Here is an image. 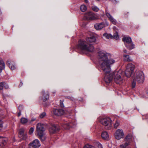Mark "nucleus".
<instances>
[{
	"label": "nucleus",
	"instance_id": "nucleus-1",
	"mask_svg": "<svg viewBox=\"0 0 148 148\" xmlns=\"http://www.w3.org/2000/svg\"><path fill=\"white\" fill-rule=\"evenodd\" d=\"M98 61L101 69L104 73V79L106 84L110 82L114 77V82L117 84L123 82V79L121 77V70L115 71L110 73V65L116 62L115 60L112 58V55L104 51L99 52Z\"/></svg>",
	"mask_w": 148,
	"mask_h": 148
},
{
	"label": "nucleus",
	"instance_id": "nucleus-2",
	"mask_svg": "<svg viewBox=\"0 0 148 148\" xmlns=\"http://www.w3.org/2000/svg\"><path fill=\"white\" fill-rule=\"evenodd\" d=\"M96 41V38L93 36L87 38L86 41H80L77 46L78 49L82 51L92 52L94 50L92 44Z\"/></svg>",
	"mask_w": 148,
	"mask_h": 148
},
{
	"label": "nucleus",
	"instance_id": "nucleus-3",
	"mask_svg": "<svg viewBox=\"0 0 148 148\" xmlns=\"http://www.w3.org/2000/svg\"><path fill=\"white\" fill-rule=\"evenodd\" d=\"M139 83H143L145 80L144 75L142 71L136 70L135 73L134 78Z\"/></svg>",
	"mask_w": 148,
	"mask_h": 148
},
{
	"label": "nucleus",
	"instance_id": "nucleus-4",
	"mask_svg": "<svg viewBox=\"0 0 148 148\" xmlns=\"http://www.w3.org/2000/svg\"><path fill=\"white\" fill-rule=\"evenodd\" d=\"M100 123L105 126L107 129H110L112 126V121L110 118H101L99 121Z\"/></svg>",
	"mask_w": 148,
	"mask_h": 148
},
{
	"label": "nucleus",
	"instance_id": "nucleus-5",
	"mask_svg": "<svg viewBox=\"0 0 148 148\" xmlns=\"http://www.w3.org/2000/svg\"><path fill=\"white\" fill-rule=\"evenodd\" d=\"M123 40L125 42V46L129 49L131 50L135 48L134 44L131 43L132 42L131 38L128 37H124L123 38Z\"/></svg>",
	"mask_w": 148,
	"mask_h": 148
},
{
	"label": "nucleus",
	"instance_id": "nucleus-6",
	"mask_svg": "<svg viewBox=\"0 0 148 148\" xmlns=\"http://www.w3.org/2000/svg\"><path fill=\"white\" fill-rule=\"evenodd\" d=\"M84 16L88 20L97 19L99 18V16L98 14H95L90 12L86 13L84 15Z\"/></svg>",
	"mask_w": 148,
	"mask_h": 148
},
{
	"label": "nucleus",
	"instance_id": "nucleus-7",
	"mask_svg": "<svg viewBox=\"0 0 148 148\" xmlns=\"http://www.w3.org/2000/svg\"><path fill=\"white\" fill-rule=\"evenodd\" d=\"M134 68V65L131 63H129L127 65L125 73L126 76L127 77H130V76Z\"/></svg>",
	"mask_w": 148,
	"mask_h": 148
},
{
	"label": "nucleus",
	"instance_id": "nucleus-8",
	"mask_svg": "<svg viewBox=\"0 0 148 148\" xmlns=\"http://www.w3.org/2000/svg\"><path fill=\"white\" fill-rule=\"evenodd\" d=\"M124 133L122 129H118L115 132L114 134L115 138L118 140L120 139L124 136Z\"/></svg>",
	"mask_w": 148,
	"mask_h": 148
},
{
	"label": "nucleus",
	"instance_id": "nucleus-9",
	"mask_svg": "<svg viewBox=\"0 0 148 148\" xmlns=\"http://www.w3.org/2000/svg\"><path fill=\"white\" fill-rule=\"evenodd\" d=\"M45 130L44 127V125L40 123H38L36 125V130L37 134H41L44 133V132Z\"/></svg>",
	"mask_w": 148,
	"mask_h": 148
},
{
	"label": "nucleus",
	"instance_id": "nucleus-10",
	"mask_svg": "<svg viewBox=\"0 0 148 148\" xmlns=\"http://www.w3.org/2000/svg\"><path fill=\"white\" fill-rule=\"evenodd\" d=\"M40 145L39 141L38 139L35 140L32 143L29 144V148H38Z\"/></svg>",
	"mask_w": 148,
	"mask_h": 148
},
{
	"label": "nucleus",
	"instance_id": "nucleus-11",
	"mask_svg": "<svg viewBox=\"0 0 148 148\" xmlns=\"http://www.w3.org/2000/svg\"><path fill=\"white\" fill-rule=\"evenodd\" d=\"M106 15L108 18L109 20L113 24L116 25L117 23L116 21L108 12L106 13Z\"/></svg>",
	"mask_w": 148,
	"mask_h": 148
},
{
	"label": "nucleus",
	"instance_id": "nucleus-12",
	"mask_svg": "<svg viewBox=\"0 0 148 148\" xmlns=\"http://www.w3.org/2000/svg\"><path fill=\"white\" fill-rule=\"evenodd\" d=\"M54 114L56 116H61L64 113V111L61 109H56L53 110Z\"/></svg>",
	"mask_w": 148,
	"mask_h": 148
},
{
	"label": "nucleus",
	"instance_id": "nucleus-13",
	"mask_svg": "<svg viewBox=\"0 0 148 148\" xmlns=\"http://www.w3.org/2000/svg\"><path fill=\"white\" fill-rule=\"evenodd\" d=\"M95 28L97 30H100L105 26L104 23L102 22L100 23H97L95 25Z\"/></svg>",
	"mask_w": 148,
	"mask_h": 148
},
{
	"label": "nucleus",
	"instance_id": "nucleus-14",
	"mask_svg": "<svg viewBox=\"0 0 148 148\" xmlns=\"http://www.w3.org/2000/svg\"><path fill=\"white\" fill-rule=\"evenodd\" d=\"M58 130L57 127L55 125H53L49 128V131L50 134H53L55 133L56 131Z\"/></svg>",
	"mask_w": 148,
	"mask_h": 148
},
{
	"label": "nucleus",
	"instance_id": "nucleus-15",
	"mask_svg": "<svg viewBox=\"0 0 148 148\" xmlns=\"http://www.w3.org/2000/svg\"><path fill=\"white\" fill-rule=\"evenodd\" d=\"M130 142L127 141H124L122 143V144L120 145V147L121 148H126L129 145H130Z\"/></svg>",
	"mask_w": 148,
	"mask_h": 148
},
{
	"label": "nucleus",
	"instance_id": "nucleus-16",
	"mask_svg": "<svg viewBox=\"0 0 148 148\" xmlns=\"http://www.w3.org/2000/svg\"><path fill=\"white\" fill-rule=\"evenodd\" d=\"M7 64L11 70H14L16 69V67L14 64L12 63L10 61H8L7 62Z\"/></svg>",
	"mask_w": 148,
	"mask_h": 148
},
{
	"label": "nucleus",
	"instance_id": "nucleus-17",
	"mask_svg": "<svg viewBox=\"0 0 148 148\" xmlns=\"http://www.w3.org/2000/svg\"><path fill=\"white\" fill-rule=\"evenodd\" d=\"M132 136L131 134H128L125 137L124 139V141H127V142L130 141L132 140Z\"/></svg>",
	"mask_w": 148,
	"mask_h": 148
},
{
	"label": "nucleus",
	"instance_id": "nucleus-18",
	"mask_svg": "<svg viewBox=\"0 0 148 148\" xmlns=\"http://www.w3.org/2000/svg\"><path fill=\"white\" fill-rule=\"evenodd\" d=\"M37 134L42 141H44L45 140L46 137L44 133H41V134Z\"/></svg>",
	"mask_w": 148,
	"mask_h": 148
},
{
	"label": "nucleus",
	"instance_id": "nucleus-19",
	"mask_svg": "<svg viewBox=\"0 0 148 148\" xmlns=\"http://www.w3.org/2000/svg\"><path fill=\"white\" fill-rule=\"evenodd\" d=\"M42 93L43 95V97L42 98L43 101H46L49 98V96L48 94L47 93H46L45 94V92L44 91H42Z\"/></svg>",
	"mask_w": 148,
	"mask_h": 148
},
{
	"label": "nucleus",
	"instance_id": "nucleus-20",
	"mask_svg": "<svg viewBox=\"0 0 148 148\" xmlns=\"http://www.w3.org/2000/svg\"><path fill=\"white\" fill-rule=\"evenodd\" d=\"M124 60L126 62H130L132 61V59L129 55H123Z\"/></svg>",
	"mask_w": 148,
	"mask_h": 148
},
{
	"label": "nucleus",
	"instance_id": "nucleus-21",
	"mask_svg": "<svg viewBox=\"0 0 148 148\" xmlns=\"http://www.w3.org/2000/svg\"><path fill=\"white\" fill-rule=\"evenodd\" d=\"M101 136L102 138L104 139H106L109 137L108 134L106 132H102L101 134Z\"/></svg>",
	"mask_w": 148,
	"mask_h": 148
},
{
	"label": "nucleus",
	"instance_id": "nucleus-22",
	"mask_svg": "<svg viewBox=\"0 0 148 148\" xmlns=\"http://www.w3.org/2000/svg\"><path fill=\"white\" fill-rule=\"evenodd\" d=\"M5 68V64L3 61L2 60H0V73L2 70Z\"/></svg>",
	"mask_w": 148,
	"mask_h": 148
},
{
	"label": "nucleus",
	"instance_id": "nucleus-23",
	"mask_svg": "<svg viewBox=\"0 0 148 148\" xmlns=\"http://www.w3.org/2000/svg\"><path fill=\"white\" fill-rule=\"evenodd\" d=\"M72 123H66L63 125V126L64 129H68L71 127H72Z\"/></svg>",
	"mask_w": 148,
	"mask_h": 148
},
{
	"label": "nucleus",
	"instance_id": "nucleus-24",
	"mask_svg": "<svg viewBox=\"0 0 148 148\" xmlns=\"http://www.w3.org/2000/svg\"><path fill=\"white\" fill-rule=\"evenodd\" d=\"M103 36L107 39H109L110 38H112L113 36L112 35L110 34H108L107 33H105L103 34Z\"/></svg>",
	"mask_w": 148,
	"mask_h": 148
},
{
	"label": "nucleus",
	"instance_id": "nucleus-25",
	"mask_svg": "<svg viewBox=\"0 0 148 148\" xmlns=\"http://www.w3.org/2000/svg\"><path fill=\"white\" fill-rule=\"evenodd\" d=\"M24 130L23 129H20L18 134V136L19 137H21L23 136L24 134Z\"/></svg>",
	"mask_w": 148,
	"mask_h": 148
},
{
	"label": "nucleus",
	"instance_id": "nucleus-26",
	"mask_svg": "<svg viewBox=\"0 0 148 148\" xmlns=\"http://www.w3.org/2000/svg\"><path fill=\"white\" fill-rule=\"evenodd\" d=\"M21 122L22 124H25L28 121V120L27 119L23 117L21 119Z\"/></svg>",
	"mask_w": 148,
	"mask_h": 148
},
{
	"label": "nucleus",
	"instance_id": "nucleus-27",
	"mask_svg": "<svg viewBox=\"0 0 148 148\" xmlns=\"http://www.w3.org/2000/svg\"><path fill=\"white\" fill-rule=\"evenodd\" d=\"M87 9L86 6L84 5H82L80 7V10L83 12L85 11Z\"/></svg>",
	"mask_w": 148,
	"mask_h": 148
},
{
	"label": "nucleus",
	"instance_id": "nucleus-28",
	"mask_svg": "<svg viewBox=\"0 0 148 148\" xmlns=\"http://www.w3.org/2000/svg\"><path fill=\"white\" fill-rule=\"evenodd\" d=\"M92 9L94 11L97 12L99 10V8L96 6L93 5L92 7Z\"/></svg>",
	"mask_w": 148,
	"mask_h": 148
},
{
	"label": "nucleus",
	"instance_id": "nucleus-29",
	"mask_svg": "<svg viewBox=\"0 0 148 148\" xmlns=\"http://www.w3.org/2000/svg\"><path fill=\"white\" fill-rule=\"evenodd\" d=\"M18 109L20 110V112L18 113V116H19L21 114V110L23 109V107L22 105H20L18 107Z\"/></svg>",
	"mask_w": 148,
	"mask_h": 148
},
{
	"label": "nucleus",
	"instance_id": "nucleus-30",
	"mask_svg": "<svg viewBox=\"0 0 148 148\" xmlns=\"http://www.w3.org/2000/svg\"><path fill=\"white\" fill-rule=\"evenodd\" d=\"M113 36L112 38H114L116 40L118 39L119 38L118 33L117 32L114 33Z\"/></svg>",
	"mask_w": 148,
	"mask_h": 148
},
{
	"label": "nucleus",
	"instance_id": "nucleus-31",
	"mask_svg": "<svg viewBox=\"0 0 148 148\" xmlns=\"http://www.w3.org/2000/svg\"><path fill=\"white\" fill-rule=\"evenodd\" d=\"M136 81H137L135 80V79H133L132 84V88H133L135 87L136 85Z\"/></svg>",
	"mask_w": 148,
	"mask_h": 148
},
{
	"label": "nucleus",
	"instance_id": "nucleus-32",
	"mask_svg": "<svg viewBox=\"0 0 148 148\" xmlns=\"http://www.w3.org/2000/svg\"><path fill=\"white\" fill-rule=\"evenodd\" d=\"M83 148H95V147L92 145L86 144L84 146Z\"/></svg>",
	"mask_w": 148,
	"mask_h": 148
},
{
	"label": "nucleus",
	"instance_id": "nucleus-33",
	"mask_svg": "<svg viewBox=\"0 0 148 148\" xmlns=\"http://www.w3.org/2000/svg\"><path fill=\"white\" fill-rule=\"evenodd\" d=\"M119 125V121H116L114 125V127L115 128H116Z\"/></svg>",
	"mask_w": 148,
	"mask_h": 148
},
{
	"label": "nucleus",
	"instance_id": "nucleus-34",
	"mask_svg": "<svg viewBox=\"0 0 148 148\" xmlns=\"http://www.w3.org/2000/svg\"><path fill=\"white\" fill-rule=\"evenodd\" d=\"M3 121L1 120H0V130H1L3 127Z\"/></svg>",
	"mask_w": 148,
	"mask_h": 148
},
{
	"label": "nucleus",
	"instance_id": "nucleus-35",
	"mask_svg": "<svg viewBox=\"0 0 148 148\" xmlns=\"http://www.w3.org/2000/svg\"><path fill=\"white\" fill-rule=\"evenodd\" d=\"M46 115V113L45 112H43L40 114V118H43Z\"/></svg>",
	"mask_w": 148,
	"mask_h": 148
},
{
	"label": "nucleus",
	"instance_id": "nucleus-36",
	"mask_svg": "<svg viewBox=\"0 0 148 148\" xmlns=\"http://www.w3.org/2000/svg\"><path fill=\"white\" fill-rule=\"evenodd\" d=\"M34 128L32 127H31L29 131V134H32L33 133V131H34Z\"/></svg>",
	"mask_w": 148,
	"mask_h": 148
},
{
	"label": "nucleus",
	"instance_id": "nucleus-37",
	"mask_svg": "<svg viewBox=\"0 0 148 148\" xmlns=\"http://www.w3.org/2000/svg\"><path fill=\"white\" fill-rule=\"evenodd\" d=\"M4 83L2 82L0 83V90H2L3 88Z\"/></svg>",
	"mask_w": 148,
	"mask_h": 148
},
{
	"label": "nucleus",
	"instance_id": "nucleus-38",
	"mask_svg": "<svg viewBox=\"0 0 148 148\" xmlns=\"http://www.w3.org/2000/svg\"><path fill=\"white\" fill-rule=\"evenodd\" d=\"M4 83V85L3 86V88H5L6 89H7L8 88V85L5 82H3Z\"/></svg>",
	"mask_w": 148,
	"mask_h": 148
},
{
	"label": "nucleus",
	"instance_id": "nucleus-39",
	"mask_svg": "<svg viewBox=\"0 0 148 148\" xmlns=\"http://www.w3.org/2000/svg\"><path fill=\"white\" fill-rule=\"evenodd\" d=\"M63 101L62 100H60V105L62 107H64V104L63 103Z\"/></svg>",
	"mask_w": 148,
	"mask_h": 148
},
{
	"label": "nucleus",
	"instance_id": "nucleus-40",
	"mask_svg": "<svg viewBox=\"0 0 148 148\" xmlns=\"http://www.w3.org/2000/svg\"><path fill=\"white\" fill-rule=\"evenodd\" d=\"M97 145L98 148H102V145L100 143H97Z\"/></svg>",
	"mask_w": 148,
	"mask_h": 148
},
{
	"label": "nucleus",
	"instance_id": "nucleus-41",
	"mask_svg": "<svg viewBox=\"0 0 148 148\" xmlns=\"http://www.w3.org/2000/svg\"><path fill=\"white\" fill-rule=\"evenodd\" d=\"M23 136V139H25L27 137V134H26L25 135L24 134Z\"/></svg>",
	"mask_w": 148,
	"mask_h": 148
},
{
	"label": "nucleus",
	"instance_id": "nucleus-42",
	"mask_svg": "<svg viewBox=\"0 0 148 148\" xmlns=\"http://www.w3.org/2000/svg\"><path fill=\"white\" fill-rule=\"evenodd\" d=\"M1 141V142H0V143H1L2 144H3V145H5V144H5H3V143H4V142H5L4 140H3V141Z\"/></svg>",
	"mask_w": 148,
	"mask_h": 148
},
{
	"label": "nucleus",
	"instance_id": "nucleus-43",
	"mask_svg": "<svg viewBox=\"0 0 148 148\" xmlns=\"http://www.w3.org/2000/svg\"><path fill=\"white\" fill-rule=\"evenodd\" d=\"M123 51L125 53H126L127 52V51L126 49H124Z\"/></svg>",
	"mask_w": 148,
	"mask_h": 148
},
{
	"label": "nucleus",
	"instance_id": "nucleus-44",
	"mask_svg": "<svg viewBox=\"0 0 148 148\" xmlns=\"http://www.w3.org/2000/svg\"><path fill=\"white\" fill-rule=\"evenodd\" d=\"M85 2L86 3H87L88 2V0H85Z\"/></svg>",
	"mask_w": 148,
	"mask_h": 148
},
{
	"label": "nucleus",
	"instance_id": "nucleus-45",
	"mask_svg": "<svg viewBox=\"0 0 148 148\" xmlns=\"http://www.w3.org/2000/svg\"><path fill=\"white\" fill-rule=\"evenodd\" d=\"M22 84H23L21 82L20 84V85L22 86Z\"/></svg>",
	"mask_w": 148,
	"mask_h": 148
}]
</instances>
